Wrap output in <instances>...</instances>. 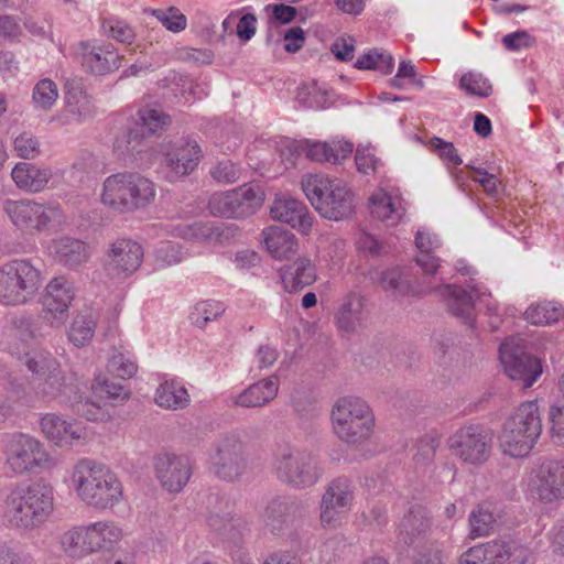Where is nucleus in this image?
I'll list each match as a JSON object with an SVG mask.
<instances>
[{
    "instance_id": "obj_1",
    "label": "nucleus",
    "mask_w": 564,
    "mask_h": 564,
    "mask_svg": "<svg viewBox=\"0 0 564 564\" xmlns=\"http://www.w3.org/2000/svg\"><path fill=\"white\" fill-rule=\"evenodd\" d=\"M53 500V488L44 480L21 482L10 490L4 500V518L15 528H39L51 516Z\"/></svg>"
},
{
    "instance_id": "obj_2",
    "label": "nucleus",
    "mask_w": 564,
    "mask_h": 564,
    "mask_svg": "<svg viewBox=\"0 0 564 564\" xmlns=\"http://www.w3.org/2000/svg\"><path fill=\"white\" fill-rule=\"evenodd\" d=\"M156 197V186L148 177L132 172L107 176L100 188V203L118 214H130L150 207Z\"/></svg>"
},
{
    "instance_id": "obj_3",
    "label": "nucleus",
    "mask_w": 564,
    "mask_h": 564,
    "mask_svg": "<svg viewBox=\"0 0 564 564\" xmlns=\"http://www.w3.org/2000/svg\"><path fill=\"white\" fill-rule=\"evenodd\" d=\"M301 188L324 218L341 220L355 209L354 195L341 180L324 174H305L301 178Z\"/></svg>"
},
{
    "instance_id": "obj_4",
    "label": "nucleus",
    "mask_w": 564,
    "mask_h": 564,
    "mask_svg": "<svg viewBox=\"0 0 564 564\" xmlns=\"http://www.w3.org/2000/svg\"><path fill=\"white\" fill-rule=\"evenodd\" d=\"M541 432L542 421L538 402L521 403L502 425L500 447L511 457H524L536 444Z\"/></svg>"
},
{
    "instance_id": "obj_5",
    "label": "nucleus",
    "mask_w": 564,
    "mask_h": 564,
    "mask_svg": "<svg viewBox=\"0 0 564 564\" xmlns=\"http://www.w3.org/2000/svg\"><path fill=\"white\" fill-rule=\"evenodd\" d=\"M73 478L78 496L95 508H111L122 497V487L117 476L93 460L78 463Z\"/></svg>"
},
{
    "instance_id": "obj_6",
    "label": "nucleus",
    "mask_w": 564,
    "mask_h": 564,
    "mask_svg": "<svg viewBox=\"0 0 564 564\" xmlns=\"http://www.w3.org/2000/svg\"><path fill=\"white\" fill-rule=\"evenodd\" d=\"M2 210L14 228L26 234H40L65 224V214L57 202L6 199Z\"/></svg>"
},
{
    "instance_id": "obj_7",
    "label": "nucleus",
    "mask_w": 564,
    "mask_h": 564,
    "mask_svg": "<svg viewBox=\"0 0 564 564\" xmlns=\"http://www.w3.org/2000/svg\"><path fill=\"white\" fill-rule=\"evenodd\" d=\"M272 466L276 478L295 489L314 486L324 474L316 455L289 444L278 447Z\"/></svg>"
},
{
    "instance_id": "obj_8",
    "label": "nucleus",
    "mask_w": 564,
    "mask_h": 564,
    "mask_svg": "<svg viewBox=\"0 0 564 564\" xmlns=\"http://www.w3.org/2000/svg\"><path fill=\"white\" fill-rule=\"evenodd\" d=\"M335 434L348 444H361L373 430L375 419L368 404L356 397L340 398L332 410Z\"/></svg>"
},
{
    "instance_id": "obj_9",
    "label": "nucleus",
    "mask_w": 564,
    "mask_h": 564,
    "mask_svg": "<svg viewBox=\"0 0 564 564\" xmlns=\"http://www.w3.org/2000/svg\"><path fill=\"white\" fill-rule=\"evenodd\" d=\"M40 285L41 273L28 260H13L0 267V303L4 305L25 303Z\"/></svg>"
},
{
    "instance_id": "obj_10",
    "label": "nucleus",
    "mask_w": 564,
    "mask_h": 564,
    "mask_svg": "<svg viewBox=\"0 0 564 564\" xmlns=\"http://www.w3.org/2000/svg\"><path fill=\"white\" fill-rule=\"evenodd\" d=\"M210 470L216 478L227 482L241 479L247 471L248 455L246 445L236 433L218 437L209 452Z\"/></svg>"
},
{
    "instance_id": "obj_11",
    "label": "nucleus",
    "mask_w": 564,
    "mask_h": 564,
    "mask_svg": "<svg viewBox=\"0 0 564 564\" xmlns=\"http://www.w3.org/2000/svg\"><path fill=\"white\" fill-rule=\"evenodd\" d=\"M263 200V193L258 186L243 184L232 191L214 193L208 209L216 217L243 218L253 215Z\"/></svg>"
},
{
    "instance_id": "obj_12",
    "label": "nucleus",
    "mask_w": 564,
    "mask_h": 564,
    "mask_svg": "<svg viewBox=\"0 0 564 564\" xmlns=\"http://www.w3.org/2000/svg\"><path fill=\"white\" fill-rule=\"evenodd\" d=\"M6 464L15 475L33 474L48 467L50 457L43 444L26 434H13L4 446Z\"/></svg>"
},
{
    "instance_id": "obj_13",
    "label": "nucleus",
    "mask_w": 564,
    "mask_h": 564,
    "mask_svg": "<svg viewBox=\"0 0 564 564\" xmlns=\"http://www.w3.org/2000/svg\"><path fill=\"white\" fill-rule=\"evenodd\" d=\"M448 447L463 462L480 465L490 456L492 433L482 425L470 424L449 436Z\"/></svg>"
},
{
    "instance_id": "obj_14",
    "label": "nucleus",
    "mask_w": 564,
    "mask_h": 564,
    "mask_svg": "<svg viewBox=\"0 0 564 564\" xmlns=\"http://www.w3.org/2000/svg\"><path fill=\"white\" fill-rule=\"evenodd\" d=\"M307 511L308 503L297 497L275 496L268 501L262 518L271 533L281 534L304 519Z\"/></svg>"
},
{
    "instance_id": "obj_15",
    "label": "nucleus",
    "mask_w": 564,
    "mask_h": 564,
    "mask_svg": "<svg viewBox=\"0 0 564 564\" xmlns=\"http://www.w3.org/2000/svg\"><path fill=\"white\" fill-rule=\"evenodd\" d=\"M142 246L132 239H117L113 241L105 257V270L113 279L126 280L132 276L143 261Z\"/></svg>"
},
{
    "instance_id": "obj_16",
    "label": "nucleus",
    "mask_w": 564,
    "mask_h": 564,
    "mask_svg": "<svg viewBox=\"0 0 564 564\" xmlns=\"http://www.w3.org/2000/svg\"><path fill=\"white\" fill-rule=\"evenodd\" d=\"M355 498L352 480L346 476L333 479L321 500V523L324 528L335 527L343 513L347 512Z\"/></svg>"
},
{
    "instance_id": "obj_17",
    "label": "nucleus",
    "mask_w": 564,
    "mask_h": 564,
    "mask_svg": "<svg viewBox=\"0 0 564 564\" xmlns=\"http://www.w3.org/2000/svg\"><path fill=\"white\" fill-rule=\"evenodd\" d=\"M28 369L43 379L39 387L40 392L50 399L65 398L63 401L68 403V398L75 392L72 384L65 382L59 364L47 355H35L25 361Z\"/></svg>"
},
{
    "instance_id": "obj_18",
    "label": "nucleus",
    "mask_w": 564,
    "mask_h": 564,
    "mask_svg": "<svg viewBox=\"0 0 564 564\" xmlns=\"http://www.w3.org/2000/svg\"><path fill=\"white\" fill-rule=\"evenodd\" d=\"M165 177L175 182L189 175L198 166L203 152L194 140H180L163 150Z\"/></svg>"
},
{
    "instance_id": "obj_19",
    "label": "nucleus",
    "mask_w": 564,
    "mask_h": 564,
    "mask_svg": "<svg viewBox=\"0 0 564 564\" xmlns=\"http://www.w3.org/2000/svg\"><path fill=\"white\" fill-rule=\"evenodd\" d=\"M74 295V285L67 278L57 276L48 282L42 304L43 317L51 326L59 327L66 322Z\"/></svg>"
},
{
    "instance_id": "obj_20",
    "label": "nucleus",
    "mask_w": 564,
    "mask_h": 564,
    "mask_svg": "<svg viewBox=\"0 0 564 564\" xmlns=\"http://www.w3.org/2000/svg\"><path fill=\"white\" fill-rule=\"evenodd\" d=\"M368 311L366 299L357 292L348 293L334 313V324L339 334L350 336L367 326Z\"/></svg>"
},
{
    "instance_id": "obj_21",
    "label": "nucleus",
    "mask_w": 564,
    "mask_h": 564,
    "mask_svg": "<svg viewBox=\"0 0 564 564\" xmlns=\"http://www.w3.org/2000/svg\"><path fill=\"white\" fill-rule=\"evenodd\" d=\"M154 469L162 487L170 492H180L193 473L188 456L169 453L161 454L155 458Z\"/></svg>"
},
{
    "instance_id": "obj_22",
    "label": "nucleus",
    "mask_w": 564,
    "mask_h": 564,
    "mask_svg": "<svg viewBox=\"0 0 564 564\" xmlns=\"http://www.w3.org/2000/svg\"><path fill=\"white\" fill-rule=\"evenodd\" d=\"M271 217L291 226L302 235H310L314 218L307 206L286 194H278L270 208Z\"/></svg>"
},
{
    "instance_id": "obj_23",
    "label": "nucleus",
    "mask_w": 564,
    "mask_h": 564,
    "mask_svg": "<svg viewBox=\"0 0 564 564\" xmlns=\"http://www.w3.org/2000/svg\"><path fill=\"white\" fill-rule=\"evenodd\" d=\"M96 115V109L90 96L79 87H70L65 94L64 109L53 118L62 127H77Z\"/></svg>"
},
{
    "instance_id": "obj_24",
    "label": "nucleus",
    "mask_w": 564,
    "mask_h": 564,
    "mask_svg": "<svg viewBox=\"0 0 564 564\" xmlns=\"http://www.w3.org/2000/svg\"><path fill=\"white\" fill-rule=\"evenodd\" d=\"M438 292L446 302L449 312L464 324L473 326L475 321V303L480 300L485 293H480V289L478 286H471L470 291H466L459 286L451 284L438 288Z\"/></svg>"
},
{
    "instance_id": "obj_25",
    "label": "nucleus",
    "mask_w": 564,
    "mask_h": 564,
    "mask_svg": "<svg viewBox=\"0 0 564 564\" xmlns=\"http://www.w3.org/2000/svg\"><path fill=\"white\" fill-rule=\"evenodd\" d=\"M535 494L543 502L564 499V459H551L542 464Z\"/></svg>"
},
{
    "instance_id": "obj_26",
    "label": "nucleus",
    "mask_w": 564,
    "mask_h": 564,
    "mask_svg": "<svg viewBox=\"0 0 564 564\" xmlns=\"http://www.w3.org/2000/svg\"><path fill=\"white\" fill-rule=\"evenodd\" d=\"M506 375L519 381L523 388H530L541 376L542 364L536 355H498Z\"/></svg>"
},
{
    "instance_id": "obj_27",
    "label": "nucleus",
    "mask_w": 564,
    "mask_h": 564,
    "mask_svg": "<svg viewBox=\"0 0 564 564\" xmlns=\"http://www.w3.org/2000/svg\"><path fill=\"white\" fill-rule=\"evenodd\" d=\"M48 251L57 262L67 268H77L90 257V249L86 242L67 236L52 240Z\"/></svg>"
},
{
    "instance_id": "obj_28",
    "label": "nucleus",
    "mask_w": 564,
    "mask_h": 564,
    "mask_svg": "<svg viewBox=\"0 0 564 564\" xmlns=\"http://www.w3.org/2000/svg\"><path fill=\"white\" fill-rule=\"evenodd\" d=\"M369 209L373 218L390 221L392 225L400 221L405 214L403 198L397 193H389L382 188L377 189L369 197Z\"/></svg>"
},
{
    "instance_id": "obj_29",
    "label": "nucleus",
    "mask_w": 564,
    "mask_h": 564,
    "mask_svg": "<svg viewBox=\"0 0 564 564\" xmlns=\"http://www.w3.org/2000/svg\"><path fill=\"white\" fill-rule=\"evenodd\" d=\"M316 267L311 259L299 257L281 270V280L286 292H297L316 281Z\"/></svg>"
},
{
    "instance_id": "obj_30",
    "label": "nucleus",
    "mask_w": 564,
    "mask_h": 564,
    "mask_svg": "<svg viewBox=\"0 0 564 564\" xmlns=\"http://www.w3.org/2000/svg\"><path fill=\"white\" fill-rule=\"evenodd\" d=\"M430 527L427 510L421 506L412 507L398 527V542L404 546H411L425 535Z\"/></svg>"
},
{
    "instance_id": "obj_31",
    "label": "nucleus",
    "mask_w": 564,
    "mask_h": 564,
    "mask_svg": "<svg viewBox=\"0 0 564 564\" xmlns=\"http://www.w3.org/2000/svg\"><path fill=\"white\" fill-rule=\"evenodd\" d=\"M279 382L276 377L259 380L249 386L241 393L231 397L235 405L242 408H260L271 402L278 394Z\"/></svg>"
},
{
    "instance_id": "obj_32",
    "label": "nucleus",
    "mask_w": 564,
    "mask_h": 564,
    "mask_svg": "<svg viewBox=\"0 0 564 564\" xmlns=\"http://www.w3.org/2000/svg\"><path fill=\"white\" fill-rule=\"evenodd\" d=\"M11 177L20 189L39 193L46 187L52 177V172L46 167L20 162L12 169Z\"/></svg>"
},
{
    "instance_id": "obj_33",
    "label": "nucleus",
    "mask_w": 564,
    "mask_h": 564,
    "mask_svg": "<svg viewBox=\"0 0 564 564\" xmlns=\"http://www.w3.org/2000/svg\"><path fill=\"white\" fill-rule=\"evenodd\" d=\"M82 64L90 73L104 75L120 66V56L111 44L96 45L84 53Z\"/></svg>"
},
{
    "instance_id": "obj_34",
    "label": "nucleus",
    "mask_w": 564,
    "mask_h": 564,
    "mask_svg": "<svg viewBox=\"0 0 564 564\" xmlns=\"http://www.w3.org/2000/svg\"><path fill=\"white\" fill-rule=\"evenodd\" d=\"M262 235L264 246L273 258L289 259L297 252L299 242L292 232L279 226H271L265 228Z\"/></svg>"
},
{
    "instance_id": "obj_35",
    "label": "nucleus",
    "mask_w": 564,
    "mask_h": 564,
    "mask_svg": "<svg viewBox=\"0 0 564 564\" xmlns=\"http://www.w3.org/2000/svg\"><path fill=\"white\" fill-rule=\"evenodd\" d=\"M166 230L173 236L199 243L217 242L220 238L219 228L210 221L171 225Z\"/></svg>"
},
{
    "instance_id": "obj_36",
    "label": "nucleus",
    "mask_w": 564,
    "mask_h": 564,
    "mask_svg": "<svg viewBox=\"0 0 564 564\" xmlns=\"http://www.w3.org/2000/svg\"><path fill=\"white\" fill-rule=\"evenodd\" d=\"M84 528L89 553L109 550L121 538V530L112 522H96Z\"/></svg>"
},
{
    "instance_id": "obj_37",
    "label": "nucleus",
    "mask_w": 564,
    "mask_h": 564,
    "mask_svg": "<svg viewBox=\"0 0 564 564\" xmlns=\"http://www.w3.org/2000/svg\"><path fill=\"white\" fill-rule=\"evenodd\" d=\"M154 401L156 405L166 410L185 409L191 398L186 388L175 379L165 380L156 388Z\"/></svg>"
},
{
    "instance_id": "obj_38",
    "label": "nucleus",
    "mask_w": 564,
    "mask_h": 564,
    "mask_svg": "<svg viewBox=\"0 0 564 564\" xmlns=\"http://www.w3.org/2000/svg\"><path fill=\"white\" fill-rule=\"evenodd\" d=\"M41 429L43 433L52 441L63 442L69 440H78L82 436L83 429L77 422H67L59 415L48 413L41 420Z\"/></svg>"
},
{
    "instance_id": "obj_39",
    "label": "nucleus",
    "mask_w": 564,
    "mask_h": 564,
    "mask_svg": "<svg viewBox=\"0 0 564 564\" xmlns=\"http://www.w3.org/2000/svg\"><path fill=\"white\" fill-rule=\"evenodd\" d=\"M68 405L73 412L87 421H106L111 415L106 403L95 400L91 395L75 390L68 398Z\"/></svg>"
},
{
    "instance_id": "obj_40",
    "label": "nucleus",
    "mask_w": 564,
    "mask_h": 564,
    "mask_svg": "<svg viewBox=\"0 0 564 564\" xmlns=\"http://www.w3.org/2000/svg\"><path fill=\"white\" fill-rule=\"evenodd\" d=\"M381 285L384 290L398 295H425L436 290V285L431 283L412 286L403 279L402 272L399 269L384 271L381 275Z\"/></svg>"
},
{
    "instance_id": "obj_41",
    "label": "nucleus",
    "mask_w": 564,
    "mask_h": 564,
    "mask_svg": "<svg viewBox=\"0 0 564 564\" xmlns=\"http://www.w3.org/2000/svg\"><path fill=\"white\" fill-rule=\"evenodd\" d=\"M91 390L95 395L105 397L112 401H126L131 397V390L127 384L109 378L106 375H98L94 379Z\"/></svg>"
},
{
    "instance_id": "obj_42",
    "label": "nucleus",
    "mask_w": 564,
    "mask_h": 564,
    "mask_svg": "<svg viewBox=\"0 0 564 564\" xmlns=\"http://www.w3.org/2000/svg\"><path fill=\"white\" fill-rule=\"evenodd\" d=\"M224 312V304L219 301H199L191 307L188 319L192 325L204 328L209 322L220 317Z\"/></svg>"
},
{
    "instance_id": "obj_43",
    "label": "nucleus",
    "mask_w": 564,
    "mask_h": 564,
    "mask_svg": "<svg viewBox=\"0 0 564 564\" xmlns=\"http://www.w3.org/2000/svg\"><path fill=\"white\" fill-rule=\"evenodd\" d=\"M564 315L561 304L555 302H540L532 304L525 311V319L534 325H544L558 322Z\"/></svg>"
},
{
    "instance_id": "obj_44",
    "label": "nucleus",
    "mask_w": 564,
    "mask_h": 564,
    "mask_svg": "<svg viewBox=\"0 0 564 564\" xmlns=\"http://www.w3.org/2000/svg\"><path fill=\"white\" fill-rule=\"evenodd\" d=\"M96 322L90 314L77 315L68 330V339L76 348H84L93 338Z\"/></svg>"
},
{
    "instance_id": "obj_45",
    "label": "nucleus",
    "mask_w": 564,
    "mask_h": 564,
    "mask_svg": "<svg viewBox=\"0 0 564 564\" xmlns=\"http://www.w3.org/2000/svg\"><path fill=\"white\" fill-rule=\"evenodd\" d=\"M468 521L470 527L469 538L474 540L490 534L496 518L489 507L479 505L471 511Z\"/></svg>"
},
{
    "instance_id": "obj_46",
    "label": "nucleus",
    "mask_w": 564,
    "mask_h": 564,
    "mask_svg": "<svg viewBox=\"0 0 564 564\" xmlns=\"http://www.w3.org/2000/svg\"><path fill=\"white\" fill-rule=\"evenodd\" d=\"M58 96L56 83L50 78H43L35 84L32 99L36 109L47 111L55 105Z\"/></svg>"
},
{
    "instance_id": "obj_47",
    "label": "nucleus",
    "mask_w": 564,
    "mask_h": 564,
    "mask_svg": "<svg viewBox=\"0 0 564 564\" xmlns=\"http://www.w3.org/2000/svg\"><path fill=\"white\" fill-rule=\"evenodd\" d=\"M170 122V117L160 107H145L138 111V124L142 134L155 133Z\"/></svg>"
},
{
    "instance_id": "obj_48",
    "label": "nucleus",
    "mask_w": 564,
    "mask_h": 564,
    "mask_svg": "<svg viewBox=\"0 0 564 564\" xmlns=\"http://www.w3.org/2000/svg\"><path fill=\"white\" fill-rule=\"evenodd\" d=\"M393 66L394 63L391 54L376 50L361 55L355 63V67L358 69H378L383 74L391 73Z\"/></svg>"
},
{
    "instance_id": "obj_49",
    "label": "nucleus",
    "mask_w": 564,
    "mask_h": 564,
    "mask_svg": "<svg viewBox=\"0 0 564 564\" xmlns=\"http://www.w3.org/2000/svg\"><path fill=\"white\" fill-rule=\"evenodd\" d=\"M459 87L471 96L486 98L490 96L492 86L481 73L470 70L464 74L459 80Z\"/></svg>"
},
{
    "instance_id": "obj_50",
    "label": "nucleus",
    "mask_w": 564,
    "mask_h": 564,
    "mask_svg": "<svg viewBox=\"0 0 564 564\" xmlns=\"http://www.w3.org/2000/svg\"><path fill=\"white\" fill-rule=\"evenodd\" d=\"M220 505L223 508L210 510L208 516V525L218 532L227 533L230 529L235 528L234 517L231 510V502L228 499H220Z\"/></svg>"
},
{
    "instance_id": "obj_51",
    "label": "nucleus",
    "mask_w": 564,
    "mask_h": 564,
    "mask_svg": "<svg viewBox=\"0 0 564 564\" xmlns=\"http://www.w3.org/2000/svg\"><path fill=\"white\" fill-rule=\"evenodd\" d=\"M184 259L185 252L180 243L162 241L155 249V261L160 268L177 264Z\"/></svg>"
},
{
    "instance_id": "obj_52",
    "label": "nucleus",
    "mask_w": 564,
    "mask_h": 564,
    "mask_svg": "<svg viewBox=\"0 0 564 564\" xmlns=\"http://www.w3.org/2000/svg\"><path fill=\"white\" fill-rule=\"evenodd\" d=\"M138 371L137 362L127 355H112L107 362V372L117 379L128 380Z\"/></svg>"
},
{
    "instance_id": "obj_53",
    "label": "nucleus",
    "mask_w": 564,
    "mask_h": 564,
    "mask_svg": "<svg viewBox=\"0 0 564 564\" xmlns=\"http://www.w3.org/2000/svg\"><path fill=\"white\" fill-rule=\"evenodd\" d=\"M64 551L72 557H79L89 554L87 540L85 538V528L80 527L66 532L62 538Z\"/></svg>"
},
{
    "instance_id": "obj_54",
    "label": "nucleus",
    "mask_w": 564,
    "mask_h": 564,
    "mask_svg": "<svg viewBox=\"0 0 564 564\" xmlns=\"http://www.w3.org/2000/svg\"><path fill=\"white\" fill-rule=\"evenodd\" d=\"M13 151L22 159L32 160L40 155L41 144L34 134L24 131L14 138Z\"/></svg>"
},
{
    "instance_id": "obj_55",
    "label": "nucleus",
    "mask_w": 564,
    "mask_h": 564,
    "mask_svg": "<svg viewBox=\"0 0 564 564\" xmlns=\"http://www.w3.org/2000/svg\"><path fill=\"white\" fill-rule=\"evenodd\" d=\"M480 546L487 564H502L513 555L510 543L506 541L494 540Z\"/></svg>"
},
{
    "instance_id": "obj_56",
    "label": "nucleus",
    "mask_w": 564,
    "mask_h": 564,
    "mask_svg": "<svg viewBox=\"0 0 564 564\" xmlns=\"http://www.w3.org/2000/svg\"><path fill=\"white\" fill-rule=\"evenodd\" d=\"M440 446V436L434 434H426L421 437L416 443V453L414 454V460L416 464L426 466L434 459L436 449Z\"/></svg>"
},
{
    "instance_id": "obj_57",
    "label": "nucleus",
    "mask_w": 564,
    "mask_h": 564,
    "mask_svg": "<svg viewBox=\"0 0 564 564\" xmlns=\"http://www.w3.org/2000/svg\"><path fill=\"white\" fill-rule=\"evenodd\" d=\"M292 148L295 151L304 152L312 161L330 163L332 156L329 154L328 142L304 140L297 143H292Z\"/></svg>"
},
{
    "instance_id": "obj_58",
    "label": "nucleus",
    "mask_w": 564,
    "mask_h": 564,
    "mask_svg": "<svg viewBox=\"0 0 564 564\" xmlns=\"http://www.w3.org/2000/svg\"><path fill=\"white\" fill-rule=\"evenodd\" d=\"M152 14L172 32H181L186 28V17L174 7L169 9H156Z\"/></svg>"
},
{
    "instance_id": "obj_59",
    "label": "nucleus",
    "mask_w": 564,
    "mask_h": 564,
    "mask_svg": "<svg viewBox=\"0 0 564 564\" xmlns=\"http://www.w3.org/2000/svg\"><path fill=\"white\" fill-rule=\"evenodd\" d=\"M102 28L107 36L120 43L131 44L135 36L133 29L121 20H107Z\"/></svg>"
},
{
    "instance_id": "obj_60",
    "label": "nucleus",
    "mask_w": 564,
    "mask_h": 564,
    "mask_svg": "<svg viewBox=\"0 0 564 564\" xmlns=\"http://www.w3.org/2000/svg\"><path fill=\"white\" fill-rule=\"evenodd\" d=\"M465 167L474 172L471 178L480 184L489 196L497 197L500 194L501 181L496 175L471 164Z\"/></svg>"
},
{
    "instance_id": "obj_61",
    "label": "nucleus",
    "mask_w": 564,
    "mask_h": 564,
    "mask_svg": "<svg viewBox=\"0 0 564 564\" xmlns=\"http://www.w3.org/2000/svg\"><path fill=\"white\" fill-rule=\"evenodd\" d=\"M431 147L436 151L446 169L459 166L463 163L462 158L452 142L435 137L431 140Z\"/></svg>"
},
{
    "instance_id": "obj_62",
    "label": "nucleus",
    "mask_w": 564,
    "mask_h": 564,
    "mask_svg": "<svg viewBox=\"0 0 564 564\" xmlns=\"http://www.w3.org/2000/svg\"><path fill=\"white\" fill-rule=\"evenodd\" d=\"M210 175L220 183H235L239 180L240 169L231 161H223L212 169Z\"/></svg>"
},
{
    "instance_id": "obj_63",
    "label": "nucleus",
    "mask_w": 564,
    "mask_h": 564,
    "mask_svg": "<svg viewBox=\"0 0 564 564\" xmlns=\"http://www.w3.org/2000/svg\"><path fill=\"white\" fill-rule=\"evenodd\" d=\"M355 161L357 170L364 174L375 172L378 165V160L375 155V151L370 147L358 148Z\"/></svg>"
},
{
    "instance_id": "obj_64",
    "label": "nucleus",
    "mask_w": 564,
    "mask_h": 564,
    "mask_svg": "<svg viewBox=\"0 0 564 564\" xmlns=\"http://www.w3.org/2000/svg\"><path fill=\"white\" fill-rule=\"evenodd\" d=\"M534 39L527 31H517L502 37V44L508 51H520L532 46Z\"/></svg>"
}]
</instances>
